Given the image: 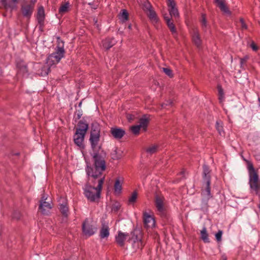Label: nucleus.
Returning a JSON list of instances; mask_svg holds the SVG:
<instances>
[{"label": "nucleus", "mask_w": 260, "mask_h": 260, "mask_svg": "<svg viewBox=\"0 0 260 260\" xmlns=\"http://www.w3.org/2000/svg\"><path fill=\"white\" fill-rule=\"evenodd\" d=\"M105 170L95 169L94 164L92 166H87L86 172L88 175V182L84 188V194L90 202H94L96 199L100 198L101 191L105 180L102 177L103 172Z\"/></svg>", "instance_id": "f257e3e1"}, {"label": "nucleus", "mask_w": 260, "mask_h": 260, "mask_svg": "<svg viewBox=\"0 0 260 260\" xmlns=\"http://www.w3.org/2000/svg\"><path fill=\"white\" fill-rule=\"evenodd\" d=\"M89 142L93 153L91 154L93 164H94L95 169L98 171L105 170L106 165V153L102 149L101 146L98 147L100 140L101 126L96 122H93L91 124Z\"/></svg>", "instance_id": "f03ea898"}, {"label": "nucleus", "mask_w": 260, "mask_h": 260, "mask_svg": "<svg viewBox=\"0 0 260 260\" xmlns=\"http://www.w3.org/2000/svg\"><path fill=\"white\" fill-rule=\"evenodd\" d=\"M57 43L55 51L50 54L47 57V62L50 66L58 63L64 56V42L61 40L60 37H57Z\"/></svg>", "instance_id": "7ed1b4c3"}, {"label": "nucleus", "mask_w": 260, "mask_h": 260, "mask_svg": "<svg viewBox=\"0 0 260 260\" xmlns=\"http://www.w3.org/2000/svg\"><path fill=\"white\" fill-rule=\"evenodd\" d=\"M247 168L249 173V183L250 188L255 192L256 194H260V181L259 176L256 170L253 167L252 163L248 162Z\"/></svg>", "instance_id": "20e7f679"}, {"label": "nucleus", "mask_w": 260, "mask_h": 260, "mask_svg": "<svg viewBox=\"0 0 260 260\" xmlns=\"http://www.w3.org/2000/svg\"><path fill=\"white\" fill-rule=\"evenodd\" d=\"M36 1L30 2L29 3H24L21 5L20 11L23 17L29 20L35 10Z\"/></svg>", "instance_id": "39448f33"}, {"label": "nucleus", "mask_w": 260, "mask_h": 260, "mask_svg": "<svg viewBox=\"0 0 260 260\" xmlns=\"http://www.w3.org/2000/svg\"><path fill=\"white\" fill-rule=\"evenodd\" d=\"M97 228L92 224V222L86 218L82 224V230L84 235L88 236L93 235L96 231Z\"/></svg>", "instance_id": "423d86ee"}, {"label": "nucleus", "mask_w": 260, "mask_h": 260, "mask_svg": "<svg viewBox=\"0 0 260 260\" xmlns=\"http://www.w3.org/2000/svg\"><path fill=\"white\" fill-rule=\"evenodd\" d=\"M165 198L164 197L159 194H155L154 203L157 210L159 214L162 216H166V208L165 206Z\"/></svg>", "instance_id": "0eeeda50"}, {"label": "nucleus", "mask_w": 260, "mask_h": 260, "mask_svg": "<svg viewBox=\"0 0 260 260\" xmlns=\"http://www.w3.org/2000/svg\"><path fill=\"white\" fill-rule=\"evenodd\" d=\"M87 132H84L82 129L76 127V132L74 135L75 144L80 148L84 147L83 141Z\"/></svg>", "instance_id": "6e6552de"}, {"label": "nucleus", "mask_w": 260, "mask_h": 260, "mask_svg": "<svg viewBox=\"0 0 260 260\" xmlns=\"http://www.w3.org/2000/svg\"><path fill=\"white\" fill-rule=\"evenodd\" d=\"M127 242L132 245V248L134 252L137 251L139 249L141 250L144 247L141 236L139 238L137 236L133 235L131 238H129Z\"/></svg>", "instance_id": "1a4fd4ad"}, {"label": "nucleus", "mask_w": 260, "mask_h": 260, "mask_svg": "<svg viewBox=\"0 0 260 260\" xmlns=\"http://www.w3.org/2000/svg\"><path fill=\"white\" fill-rule=\"evenodd\" d=\"M53 207L51 201L40 202L39 210L43 215H49L50 210Z\"/></svg>", "instance_id": "9d476101"}, {"label": "nucleus", "mask_w": 260, "mask_h": 260, "mask_svg": "<svg viewBox=\"0 0 260 260\" xmlns=\"http://www.w3.org/2000/svg\"><path fill=\"white\" fill-rule=\"evenodd\" d=\"M143 222L146 228H153L155 226L154 217L147 212L143 213Z\"/></svg>", "instance_id": "9b49d317"}, {"label": "nucleus", "mask_w": 260, "mask_h": 260, "mask_svg": "<svg viewBox=\"0 0 260 260\" xmlns=\"http://www.w3.org/2000/svg\"><path fill=\"white\" fill-rule=\"evenodd\" d=\"M45 18V15L44 7L41 6L38 8L37 14V19L39 24L40 28L42 29L44 26Z\"/></svg>", "instance_id": "f8f14e48"}, {"label": "nucleus", "mask_w": 260, "mask_h": 260, "mask_svg": "<svg viewBox=\"0 0 260 260\" xmlns=\"http://www.w3.org/2000/svg\"><path fill=\"white\" fill-rule=\"evenodd\" d=\"M210 184L211 181L209 180L207 181H204V184L201 189V196L202 197L212 198V195L211 193Z\"/></svg>", "instance_id": "ddd939ff"}, {"label": "nucleus", "mask_w": 260, "mask_h": 260, "mask_svg": "<svg viewBox=\"0 0 260 260\" xmlns=\"http://www.w3.org/2000/svg\"><path fill=\"white\" fill-rule=\"evenodd\" d=\"M110 133L113 137L116 139H121L125 134V132L124 129L118 127H112L110 130Z\"/></svg>", "instance_id": "4468645a"}, {"label": "nucleus", "mask_w": 260, "mask_h": 260, "mask_svg": "<svg viewBox=\"0 0 260 260\" xmlns=\"http://www.w3.org/2000/svg\"><path fill=\"white\" fill-rule=\"evenodd\" d=\"M128 234L124 233L121 231H118V235L115 237V240L117 244L120 247L124 246V241H125Z\"/></svg>", "instance_id": "2eb2a0df"}, {"label": "nucleus", "mask_w": 260, "mask_h": 260, "mask_svg": "<svg viewBox=\"0 0 260 260\" xmlns=\"http://www.w3.org/2000/svg\"><path fill=\"white\" fill-rule=\"evenodd\" d=\"M17 3L18 0H1L0 1V8L4 7L6 9H13L15 7V4Z\"/></svg>", "instance_id": "dca6fc26"}, {"label": "nucleus", "mask_w": 260, "mask_h": 260, "mask_svg": "<svg viewBox=\"0 0 260 260\" xmlns=\"http://www.w3.org/2000/svg\"><path fill=\"white\" fill-rule=\"evenodd\" d=\"M164 19L171 32L173 34H176L177 32L176 28L172 18H170L168 16H164Z\"/></svg>", "instance_id": "f3484780"}, {"label": "nucleus", "mask_w": 260, "mask_h": 260, "mask_svg": "<svg viewBox=\"0 0 260 260\" xmlns=\"http://www.w3.org/2000/svg\"><path fill=\"white\" fill-rule=\"evenodd\" d=\"M225 0H215V3L217 4V6L220 10L229 15L231 14V12L225 4Z\"/></svg>", "instance_id": "a211bd4d"}, {"label": "nucleus", "mask_w": 260, "mask_h": 260, "mask_svg": "<svg viewBox=\"0 0 260 260\" xmlns=\"http://www.w3.org/2000/svg\"><path fill=\"white\" fill-rule=\"evenodd\" d=\"M192 40L194 44L197 46L199 47L201 45L202 41L200 38L199 31L197 29H194L192 36Z\"/></svg>", "instance_id": "6ab92c4d"}, {"label": "nucleus", "mask_w": 260, "mask_h": 260, "mask_svg": "<svg viewBox=\"0 0 260 260\" xmlns=\"http://www.w3.org/2000/svg\"><path fill=\"white\" fill-rule=\"evenodd\" d=\"M123 156V151L116 148L114 150L112 151L111 153V158L113 160H118L122 158Z\"/></svg>", "instance_id": "aec40b11"}, {"label": "nucleus", "mask_w": 260, "mask_h": 260, "mask_svg": "<svg viewBox=\"0 0 260 260\" xmlns=\"http://www.w3.org/2000/svg\"><path fill=\"white\" fill-rule=\"evenodd\" d=\"M203 177L204 181H207L208 180L211 181V175L209 167L206 165H204L203 166Z\"/></svg>", "instance_id": "412c9836"}, {"label": "nucleus", "mask_w": 260, "mask_h": 260, "mask_svg": "<svg viewBox=\"0 0 260 260\" xmlns=\"http://www.w3.org/2000/svg\"><path fill=\"white\" fill-rule=\"evenodd\" d=\"M100 236L102 239L107 238L109 236V228L107 224L102 223V226L100 230Z\"/></svg>", "instance_id": "4be33fe9"}, {"label": "nucleus", "mask_w": 260, "mask_h": 260, "mask_svg": "<svg viewBox=\"0 0 260 260\" xmlns=\"http://www.w3.org/2000/svg\"><path fill=\"white\" fill-rule=\"evenodd\" d=\"M103 46L108 50L114 46L115 43L113 39L112 38H106L102 41Z\"/></svg>", "instance_id": "5701e85b"}, {"label": "nucleus", "mask_w": 260, "mask_h": 260, "mask_svg": "<svg viewBox=\"0 0 260 260\" xmlns=\"http://www.w3.org/2000/svg\"><path fill=\"white\" fill-rule=\"evenodd\" d=\"M16 66L20 73L25 74L28 72L27 67L23 60L18 61Z\"/></svg>", "instance_id": "b1692460"}, {"label": "nucleus", "mask_w": 260, "mask_h": 260, "mask_svg": "<svg viewBox=\"0 0 260 260\" xmlns=\"http://www.w3.org/2000/svg\"><path fill=\"white\" fill-rule=\"evenodd\" d=\"M149 122V119L146 118L145 116L139 119V125H138L141 128L143 129L144 131L147 130V128Z\"/></svg>", "instance_id": "393cba45"}, {"label": "nucleus", "mask_w": 260, "mask_h": 260, "mask_svg": "<svg viewBox=\"0 0 260 260\" xmlns=\"http://www.w3.org/2000/svg\"><path fill=\"white\" fill-rule=\"evenodd\" d=\"M147 15L149 18V19L153 22H157L158 21V18L157 16L156 12L152 9L147 11Z\"/></svg>", "instance_id": "a878e982"}, {"label": "nucleus", "mask_w": 260, "mask_h": 260, "mask_svg": "<svg viewBox=\"0 0 260 260\" xmlns=\"http://www.w3.org/2000/svg\"><path fill=\"white\" fill-rule=\"evenodd\" d=\"M76 127L83 129L84 132H87L89 128V125L85 121L81 120L78 122Z\"/></svg>", "instance_id": "bb28decb"}, {"label": "nucleus", "mask_w": 260, "mask_h": 260, "mask_svg": "<svg viewBox=\"0 0 260 260\" xmlns=\"http://www.w3.org/2000/svg\"><path fill=\"white\" fill-rule=\"evenodd\" d=\"M70 3L68 2L64 4H62L59 8L58 12L59 14L63 15L69 11Z\"/></svg>", "instance_id": "cd10ccee"}, {"label": "nucleus", "mask_w": 260, "mask_h": 260, "mask_svg": "<svg viewBox=\"0 0 260 260\" xmlns=\"http://www.w3.org/2000/svg\"><path fill=\"white\" fill-rule=\"evenodd\" d=\"M128 13L127 11L125 9H122L119 15V19H120L122 22H125L128 20Z\"/></svg>", "instance_id": "c85d7f7f"}, {"label": "nucleus", "mask_w": 260, "mask_h": 260, "mask_svg": "<svg viewBox=\"0 0 260 260\" xmlns=\"http://www.w3.org/2000/svg\"><path fill=\"white\" fill-rule=\"evenodd\" d=\"M201 239L205 243H209L210 242L208 238V234L207 229L204 227L201 231Z\"/></svg>", "instance_id": "c756f323"}, {"label": "nucleus", "mask_w": 260, "mask_h": 260, "mask_svg": "<svg viewBox=\"0 0 260 260\" xmlns=\"http://www.w3.org/2000/svg\"><path fill=\"white\" fill-rule=\"evenodd\" d=\"M114 188L115 192L118 193H120L121 192L122 189V185L119 178L116 179Z\"/></svg>", "instance_id": "7c9ffc66"}, {"label": "nucleus", "mask_w": 260, "mask_h": 260, "mask_svg": "<svg viewBox=\"0 0 260 260\" xmlns=\"http://www.w3.org/2000/svg\"><path fill=\"white\" fill-rule=\"evenodd\" d=\"M211 198L207 197H202L201 202V209L203 210H207L209 207L208 201Z\"/></svg>", "instance_id": "2f4dec72"}, {"label": "nucleus", "mask_w": 260, "mask_h": 260, "mask_svg": "<svg viewBox=\"0 0 260 260\" xmlns=\"http://www.w3.org/2000/svg\"><path fill=\"white\" fill-rule=\"evenodd\" d=\"M217 90L218 92V100L220 103H222L223 99L224 98V94L223 89L222 88V86L220 85H217Z\"/></svg>", "instance_id": "473e14b6"}, {"label": "nucleus", "mask_w": 260, "mask_h": 260, "mask_svg": "<svg viewBox=\"0 0 260 260\" xmlns=\"http://www.w3.org/2000/svg\"><path fill=\"white\" fill-rule=\"evenodd\" d=\"M200 22L201 23L202 29H203L204 31H206L207 26V21L205 14H202Z\"/></svg>", "instance_id": "72a5a7b5"}, {"label": "nucleus", "mask_w": 260, "mask_h": 260, "mask_svg": "<svg viewBox=\"0 0 260 260\" xmlns=\"http://www.w3.org/2000/svg\"><path fill=\"white\" fill-rule=\"evenodd\" d=\"M138 198V192L137 191H134L128 198V204H134L136 202Z\"/></svg>", "instance_id": "f704fd0d"}, {"label": "nucleus", "mask_w": 260, "mask_h": 260, "mask_svg": "<svg viewBox=\"0 0 260 260\" xmlns=\"http://www.w3.org/2000/svg\"><path fill=\"white\" fill-rule=\"evenodd\" d=\"M169 11L171 18L173 17L177 18L179 16V12L176 7L169 9Z\"/></svg>", "instance_id": "c9c22d12"}, {"label": "nucleus", "mask_w": 260, "mask_h": 260, "mask_svg": "<svg viewBox=\"0 0 260 260\" xmlns=\"http://www.w3.org/2000/svg\"><path fill=\"white\" fill-rule=\"evenodd\" d=\"M59 210L60 212L62 213V214L65 216H68V207L66 205L64 204H60L59 206Z\"/></svg>", "instance_id": "e433bc0d"}, {"label": "nucleus", "mask_w": 260, "mask_h": 260, "mask_svg": "<svg viewBox=\"0 0 260 260\" xmlns=\"http://www.w3.org/2000/svg\"><path fill=\"white\" fill-rule=\"evenodd\" d=\"M216 127L219 134L221 135L223 133V127L221 121H217L216 122Z\"/></svg>", "instance_id": "4c0bfd02"}, {"label": "nucleus", "mask_w": 260, "mask_h": 260, "mask_svg": "<svg viewBox=\"0 0 260 260\" xmlns=\"http://www.w3.org/2000/svg\"><path fill=\"white\" fill-rule=\"evenodd\" d=\"M157 149L158 146L157 145H152L147 148L146 152L150 154H152L157 151Z\"/></svg>", "instance_id": "58836bf2"}, {"label": "nucleus", "mask_w": 260, "mask_h": 260, "mask_svg": "<svg viewBox=\"0 0 260 260\" xmlns=\"http://www.w3.org/2000/svg\"><path fill=\"white\" fill-rule=\"evenodd\" d=\"M141 127L138 125H133L131 127L132 132L135 135H138L140 133Z\"/></svg>", "instance_id": "ea45409f"}, {"label": "nucleus", "mask_w": 260, "mask_h": 260, "mask_svg": "<svg viewBox=\"0 0 260 260\" xmlns=\"http://www.w3.org/2000/svg\"><path fill=\"white\" fill-rule=\"evenodd\" d=\"M162 70H163L164 72L167 75H168L169 77L172 78L173 77V74L172 73V71L170 69L167 68H163Z\"/></svg>", "instance_id": "a19ab883"}, {"label": "nucleus", "mask_w": 260, "mask_h": 260, "mask_svg": "<svg viewBox=\"0 0 260 260\" xmlns=\"http://www.w3.org/2000/svg\"><path fill=\"white\" fill-rule=\"evenodd\" d=\"M120 207V204L118 202H116L112 205V210L115 212H117L119 210Z\"/></svg>", "instance_id": "79ce46f5"}, {"label": "nucleus", "mask_w": 260, "mask_h": 260, "mask_svg": "<svg viewBox=\"0 0 260 260\" xmlns=\"http://www.w3.org/2000/svg\"><path fill=\"white\" fill-rule=\"evenodd\" d=\"M167 6L169 9L176 7V4L174 0H168Z\"/></svg>", "instance_id": "37998d69"}, {"label": "nucleus", "mask_w": 260, "mask_h": 260, "mask_svg": "<svg viewBox=\"0 0 260 260\" xmlns=\"http://www.w3.org/2000/svg\"><path fill=\"white\" fill-rule=\"evenodd\" d=\"M222 235V231L221 230H219L215 234V238L217 242H220L221 241Z\"/></svg>", "instance_id": "c03bdc74"}, {"label": "nucleus", "mask_w": 260, "mask_h": 260, "mask_svg": "<svg viewBox=\"0 0 260 260\" xmlns=\"http://www.w3.org/2000/svg\"><path fill=\"white\" fill-rule=\"evenodd\" d=\"M144 10L145 11H148L152 9V7L151 5L148 2H146L144 4Z\"/></svg>", "instance_id": "a18cd8bd"}, {"label": "nucleus", "mask_w": 260, "mask_h": 260, "mask_svg": "<svg viewBox=\"0 0 260 260\" xmlns=\"http://www.w3.org/2000/svg\"><path fill=\"white\" fill-rule=\"evenodd\" d=\"M240 22L241 24V28L242 29H247L248 28V26L246 23L245 22V21L243 18H240L239 19Z\"/></svg>", "instance_id": "49530a36"}, {"label": "nucleus", "mask_w": 260, "mask_h": 260, "mask_svg": "<svg viewBox=\"0 0 260 260\" xmlns=\"http://www.w3.org/2000/svg\"><path fill=\"white\" fill-rule=\"evenodd\" d=\"M248 59L249 56L248 55H246L244 57L240 58V64L241 68L246 62Z\"/></svg>", "instance_id": "de8ad7c7"}, {"label": "nucleus", "mask_w": 260, "mask_h": 260, "mask_svg": "<svg viewBox=\"0 0 260 260\" xmlns=\"http://www.w3.org/2000/svg\"><path fill=\"white\" fill-rule=\"evenodd\" d=\"M12 217L17 220L19 219L21 217L20 213L19 211H14L13 213Z\"/></svg>", "instance_id": "09e8293b"}, {"label": "nucleus", "mask_w": 260, "mask_h": 260, "mask_svg": "<svg viewBox=\"0 0 260 260\" xmlns=\"http://www.w3.org/2000/svg\"><path fill=\"white\" fill-rule=\"evenodd\" d=\"M126 118L129 122H132L134 120L135 116L133 114H127L126 115Z\"/></svg>", "instance_id": "8fccbe9b"}, {"label": "nucleus", "mask_w": 260, "mask_h": 260, "mask_svg": "<svg viewBox=\"0 0 260 260\" xmlns=\"http://www.w3.org/2000/svg\"><path fill=\"white\" fill-rule=\"evenodd\" d=\"M172 104H173L172 101H166V102L164 103L163 104H162L161 107L163 108H165L167 106H171Z\"/></svg>", "instance_id": "3c124183"}, {"label": "nucleus", "mask_w": 260, "mask_h": 260, "mask_svg": "<svg viewBox=\"0 0 260 260\" xmlns=\"http://www.w3.org/2000/svg\"><path fill=\"white\" fill-rule=\"evenodd\" d=\"M250 47H251L252 50L254 51H257L258 50V47L254 42H252L251 44Z\"/></svg>", "instance_id": "603ef678"}, {"label": "nucleus", "mask_w": 260, "mask_h": 260, "mask_svg": "<svg viewBox=\"0 0 260 260\" xmlns=\"http://www.w3.org/2000/svg\"><path fill=\"white\" fill-rule=\"evenodd\" d=\"M48 200L47 199V197H46V196L45 194H43L41 199V200H40V202H44V201H47V200Z\"/></svg>", "instance_id": "864d4df0"}, {"label": "nucleus", "mask_w": 260, "mask_h": 260, "mask_svg": "<svg viewBox=\"0 0 260 260\" xmlns=\"http://www.w3.org/2000/svg\"><path fill=\"white\" fill-rule=\"evenodd\" d=\"M82 115V113L81 111H78V113L77 114V117L76 118L77 119H79L81 117Z\"/></svg>", "instance_id": "5fc2aeb1"}, {"label": "nucleus", "mask_w": 260, "mask_h": 260, "mask_svg": "<svg viewBox=\"0 0 260 260\" xmlns=\"http://www.w3.org/2000/svg\"><path fill=\"white\" fill-rule=\"evenodd\" d=\"M220 260H227V257L225 254H222L221 256Z\"/></svg>", "instance_id": "6e6d98bb"}, {"label": "nucleus", "mask_w": 260, "mask_h": 260, "mask_svg": "<svg viewBox=\"0 0 260 260\" xmlns=\"http://www.w3.org/2000/svg\"><path fill=\"white\" fill-rule=\"evenodd\" d=\"M128 28L129 29H132V25L131 24H129L128 26Z\"/></svg>", "instance_id": "4d7b16f0"}, {"label": "nucleus", "mask_w": 260, "mask_h": 260, "mask_svg": "<svg viewBox=\"0 0 260 260\" xmlns=\"http://www.w3.org/2000/svg\"><path fill=\"white\" fill-rule=\"evenodd\" d=\"M258 102H259L258 105H259V106L260 107V98H258Z\"/></svg>", "instance_id": "13d9d810"}]
</instances>
